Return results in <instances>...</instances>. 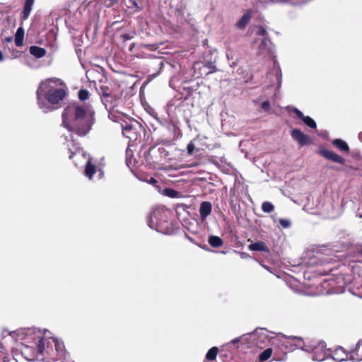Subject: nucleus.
Returning <instances> with one entry per match:
<instances>
[{
  "label": "nucleus",
  "mask_w": 362,
  "mask_h": 362,
  "mask_svg": "<svg viewBox=\"0 0 362 362\" xmlns=\"http://www.w3.org/2000/svg\"><path fill=\"white\" fill-rule=\"evenodd\" d=\"M94 111L91 106L68 105L62 113L63 126L69 132L80 136L86 135L93 124Z\"/></svg>",
  "instance_id": "nucleus-1"
},
{
  "label": "nucleus",
  "mask_w": 362,
  "mask_h": 362,
  "mask_svg": "<svg viewBox=\"0 0 362 362\" xmlns=\"http://www.w3.org/2000/svg\"><path fill=\"white\" fill-rule=\"evenodd\" d=\"M271 336L268 331L263 328L255 329L253 332L247 333L236 338L226 344V347L231 348L235 344L240 343L241 345H247L248 348L254 346L263 349L268 344H270Z\"/></svg>",
  "instance_id": "nucleus-2"
},
{
  "label": "nucleus",
  "mask_w": 362,
  "mask_h": 362,
  "mask_svg": "<svg viewBox=\"0 0 362 362\" xmlns=\"http://www.w3.org/2000/svg\"><path fill=\"white\" fill-rule=\"evenodd\" d=\"M66 92H37V103L42 112H47L60 107Z\"/></svg>",
  "instance_id": "nucleus-3"
},
{
  "label": "nucleus",
  "mask_w": 362,
  "mask_h": 362,
  "mask_svg": "<svg viewBox=\"0 0 362 362\" xmlns=\"http://www.w3.org/2000/svg\"><path fill=\"white\" fill-rule=\"evenodd\" d=\"M270 344L273 346L287 348L288 344H293L296 347H300L303 344L301 338L289 336L286 337L281 334L271 336Z\"/></svg>",
  "instance_id": "nucleus-4"
},
{
  "label": "nucleus",
  "mask_w": 362,
  "mask_h": 362,
  "mask_svg": "<svg viewBox=\"0 0 362 362\" xmlns=\"http://www.w3.org/2000/svg\"><path fill=\"white\" fill-rule=\"evenodd\" d=\"M326 344L324 341L319 342L317 345L315 346H300V349L305 351H312L313 352V360L315 361H323L326 358H327L329 356V351L326 350Z\"/></svg>",
  "instance_id": "nucleus-5"
},
{
  "label": "nucleus",
  "mask_w": 362,
  "mask_h": 362,
  "mask_svg": "<svg viewBox=\"0 0 362 362\" xmlns=\"http://www.w3.org/2000/svg\"><path fill=\"white\" fill-rule=\"evenodd\" d=\"M100 99L108 112L115 110L122 102L119 92H103Z\"/></svg>",
  "instance_id": "nucleus-6"
},
{
  "label": "nucleus",
  "mask_w": 362,
  "mask_h": 362,
  "mask_svg": "<svg viewBox=\"0 0 362 362\" xmlns=\"http://www.w3.org/2000/svg\"><path fill=\"white\" fill-rule=\"evenodd\" d=\"M267 78L272 81V83L267 88L274 90H279L281 84V69L276 59H274V65L272 71L267 75Z\"/></svg>",
  "instance_id": "nucleus-7"
},
{
  "label": "nucleus",
  "mask_w": 362,
  "mask_h": 362,
  "mask_svg": "<svg viewBox=\"0 0 362 362\" xmlns=\"http://www.w3.org/2000/svg\"><path fill=\"white\" fill-rule=\"evenodd\" d=\"M66 85L59 78H49L42 81L37 90H66Z\"/></svg>",
  "instance_id": "nucleus-8"
},
{
  "label": "nucleus",
  "mask_w": 362,
  "mask_h": 362,
  "mask_svg": "<svg viewBox=\"0 0 362 362\" xmlns=\"http://www.w3.org/2000/svg\"><path fill=\"white\" fill-rule=\"evenodd\" d=\"M193 68L197 77L207 76L216 71V66L211 62H195Z\"/></svg>",
  "instance_id": "nucleus-9"
},
{
  "label": "nucleus",
  "mask_w": 362,
  "mask_h": 362,
  "mask_svg": "<svg viewBox=\"0 0 362 362\" xmlns=\"http://www.w3.org/2000/svg\"><path fill=\"white\" fill-rule=\"evenodd\" d=\"M319 152L321 156H322L324 158H325L328 160H330L333 162L340 163V164L344 163V161H345L344 158L332 151H329L325 148H320L319 150Z\"/></svg>",
  "instance_id": "nucleus-10"
},
{
  "label": "nucleus",
  "mask_w": 362,
  "mask_h": 362,
  "mask_svg": "<svg viewBox=\"0 0 362 362\" xmlns=\"http://www.w3.org/2000/svg\"><path fill=\"white\" fill-rule=\"evenodd\" d=\"M291 135L300 146L306 145L310 142L309 136L298 129H293L291 132Z\"/></svg>",
  "instance_id": "nucleus-11"
},
{
  "label": "nucleus",
  "mask_w": 362,
  "mask_h": 362,
  "mask_svg": "<svg viewBox=\"0 0 362 362\" xmlns=\"http://www.w3.org/2000/svg\"><path fill=\"white\" fill-rule=\"evenodd\" d=\"M86 77L88 79V81L90 83H93L94 88L98 90V88L96 87V82L99 81L101 82L103 78H104V76L102 73L98 71L95 69H88L86 71Z\"/></svg>",
  "instance_id": "nucleus-12"
},
{
  "label": "nucleus",
  "mask_w": 362,
  "mask_h": 362,
  "mask_svg": "<svg viewBox=\"0 0 362 362\" xmlns=\"http://www.w3.org/2000/svg\"><path fill=\"white\" fill-rule=\"evenodd\" d=\"M291 111L293 112L299 119H302L308 127L312 129L316 128V122L310 117L305 116L301 111L296 107H292Z\"/></svg>",
  "instance_id": "nucleus-13"
},
{
  "label": "nucleus",
  "mask_w": 362,
  "mask_h": 362,
  "mask_svg": "<svg viewBox=\"0 0 362 362\" xmlns=\"http://www.w3.org/2000/svg\"><path fill=\"white\" fill-rule=\"evenodd\" d=\"M199 211L201 220L205 221L212 211L211 203L207 201L202 202L200 204Z\"/></svg>",
  "instance_id": "nucleus-14"
},
{
  "label": "nucleus",
  "mask_w": 362,
  "mask_h": 362,
  "mask_svg": "<svg viewBox=\"0 0 362 362\" xmlns=\"http://www.w3.org/2000/svg\"><path fill=\"white\" fill-rule=\"evenodd\" d=\"M35 0H25L23 8L20 16L21 21H25L29 18Z\"/></svg>",
  "instance_id": "nucleus-15"
},
{
  "label": "nucleus",
  "mask_w": 362,
  "mask_h": 362,
  "mask_svg": "<svg viewBox=\"0 0 362 362\" xmlns=\"http://www.w3.org/2000/svg\"><path fill=\"white\" fill-rule=\"evenodd\" d=\"M53 341L54 343L55 351H56L57 356V358L56 360H60V359L64 358L66 352H65V346H64V342L57 338L53 339Z\"/></svg>",
  "instance_id": "nucleus-16"
},
{
  "label": "nucleus",
  "mask_w": 362,
  "mask_h": 362,
  "mask_svg": "<svg viewBox=\"0 0 362 362\" xmlns=\"http://www.w3.org/2000/svg\"><path fill=\"white\" fill-rule=\"evenodd\" d=\"M252 13L250 9H247L241 18L236 23V27L239 29L244 30L252 18Z\"/></svg>",
  "instance_id": "nucleus-17"
},
{
  "label": "nucleus",
  "mask_w": 362,
  "mask_h": 362,
  "mask_svg": "<svg viewBox=\"0 0 362 362\" xmlns=\"http://www.w3.org/2000/svg\"><path fill=\"white\" fill-rule=\"evenodd\" d=\"M331 357L333 360L341 362L347 359L348 354L343 348L338 347L332 352Z\"/></svg>",
  "instance_id": "nucleus-18"
},
{
  "label": "nucleus",
  "mask_w": 362,
  "mask_h": 362,
  "mask_svg": "<svg viewBox=\"0 0 362 362\" xmlns=\"http://www.w3.org/2000/svg\"><path fill=\"white\" fill-rule=\"evenodd\" d=\"M248 247L252 251L269 252V250L266 243L262 241L253 243Z\"/></svg>",
  "instance_id": "nucleus-19"
},
{
  "label": "nucleus",
  "mask_w": 362,
  "mask_h": 362,
  "mask_svg": "<svg viewBox=\"0 0 362 362\" xmlns=\"http://www.w3.org/2000/svg\"><path fill=\"white\" fill-rule=\"evenodd\" d=\"M30 53L36 58H42L45 56L47 51L45 48L34 45L30 47Z\"/></svg>",
  "instance_id": "nucleus-20"
},
{
  "label": "nucleus",
  "mask_w": 362,
  "mask_h": 362,
  "mask_svg": "<svg viewBox=\"0 0 362 362\" xmlns=\"http://www.w3.org/2000/svg\"><path fill=\"white\" fill-rule=\"evenodd\" d=\"M332 144L338 149L341 151L348 153L349 151V147L346 141L340 139H334Z\"/></svg>",
  "instance_id": "nucleus-21"
},
{
  "label": "nucleus",
  "mask_w": 362,
  "mask_h": 362,
  "mask_svg": "<svg viewBox=\"0 0 362 362\" xmlns=\"http://www.w3.org/2000/svg\"><path fill=\"white\" fill-rule=\"evenodd\" d=\"M24 33L22 27L18 28L15 35V44L17 47H21L23 45Z\"/></svg>",
  "instance_id": "nucleus-22"
},
{
  "label": "nucleus",
  "mask_w": 362,
  "mask_h": 362,
  "mask_svg": "<svg viewBox=\"0 0 362 362\" xmlns=\"http://www.w3.org/2000/svg\"><path fill=\"white\" fill-rule=\"evenodd\" d=\"M208 243L211 247L215 248L220 247L223 244V240L216 235H210L208 238Z\"/></svg>",
  "instance_id": "nucleus-23"
},
{
  "label": "nucleus",
  "mask_w": 362,
  "mask_h": 362,
  "mask_svg": "<svg viewBox=\"0 0 362 362\" xmlns=\"http://www.w3.org/2000/svg\"><path fill=\"white\" fill-rule=\"evenodd\" d=\"M122 133L124 136L129 138L131 140L136 139L135 133L133 132V127L132 124H126L122 126Z\"/></svg>",
  "instance_id": "nucleus-24"
},
{
  "label": "nucleus",
  "mask_w": 362,
  "mask_h": 362,
  "mask_svg": "<svg viewBox=\"0 0 362 362\" xmlns=\"http://www.w3.org/2000/svg\"><path fill=\"white\" fill-rule=\"evenodd\" d=\"M96 173L95 166L91 163L90 160L89 159L86 164L85 168V175L88 177L89 180H91L93 175Z\"/></svg>",
  "instance_id": "nucleus-25"
},
{
  "label": "nucleus",
  "mask_w": 362,
  "mask_h": 362,
  "mask_svg": "<svg viewBox=\"0 0 362 362\" xmlns=\"http://www.w3.org/2000/svg\"><path fill=\"white\" fill-rule=\"evenodd\" d=\"M142 105L145 109V110L151 115L152 116L153 118H155L156 119L158 120V114L156 113V112L155 111V110L149 105L146 102L145 103H143L142 102Z\"/></svg>",
  "instance_id": "nucleus-26"
},
{
  "label": "nucleus",
  "mask_w": 362,
  "mask_h": 362,
  "mask_svg": "<svg viewBox=\"0 0 362 362\" xmlns=\"http://www.w3.org/2000/svg\"><path fill=\"white\" fill-rule=\"evenodd\" d=\"M272 354V348H267L264 351H262L259 355V361L261 362H264L269 359Z\"/></svg>",
  "instance_id": "nucleus-27"
},
{
  "label": "nucleus",
  "mask_w": 362,
  "mask_h": 362,
  "mask_svg": "<svg viewBox=\"0 0 362 362\" xmlns=\"http://www.w3.org/2000/svg\"><path fill=\"white\" fill-rule=\"evenodd\" d=\"M218 354V348L214 346L210 349L206 354V358L209 361H213L216 358Z\"/></svg>",
  "instance_id": "nucleus-28"
},
{
  "label": "nucleus",
  "mask_w": 362,
  "mask_h": 362,
  "mask_svg": "<svg viewBox=\"0 0 362 362\" xmlns=\"http://www.w3.org/2000/svg\"><path fill=\"white\" fill-rule=\"evenodd\" d=\"M160 214V211H153L150 217V219L148 221V225L151 228H156L154 226V220H158V216Z\"/></svg>",
  "instance_id": "nucleus-29"
},
{
  "label": "nucleus",
  "mask_w": 362,
  "mask_h": 362,
  "mask_svg": "<svg viewBox=\"0 0 362 362\" xmlns=\"http://www.w3.org/2000/svg\"><path fill=\"white\" fill-rule=\"evenodd\" d=\"M274 205L269 202H264L262 204V209L265 213H271L274 211Z\"/></svg>",
  "instance_id": "nucleus-30"
},
{
  "label": "nucleus",
  "mask_w": 362,
  "mask_h": 362,
  "mask_svg": "<svg viewBox=\"0 0 362 362\" xmlns=\"http://www.w3.org/2000/svg\"><path fill=\"white\" fill-rule=\"evenodd\" d=\"M165 194L169 197L175 198L178 196V192L172 189H165Z\"/></svg>",
  "instance_id": "nucleus-31"
},
{
  "label": "nucleus",
  "mask_w": 362,
  "mask_h": 362,
  "mask_svg": "<svg viewBox=\"0 0 362 362\" xmlns=\"http://www.w3.org/2000/svg\"><path fill=\"white\" fill-rule=\"evenodd\" d=\"M279 221L284 228H288L291 225L290 220L287 218H280Z\"/></svg>",
  "instance_id": "nucleus-32"
},
{
  "label": "nucleus",
  "mask_w": 362,
  "mask_h": 362,
  "mask_svg": "<svg viewBox=\"0 0 362 362\" xmlns=\"http://www.w3.org/2000/svg\"><path fill=\"white\" fill-rule=\"evenodd\" d=\"M89 92H78V98L81 101H84L89 98Z\"/></svg>",
  "instance_id": "nucleus-33"
},
{
  "label": "nucleus",
  "mask_w": 362,
  "mask_h": 362,
  "mask_svg": "<svg viewBox=\"0 0 362 362\" xmlns=\"http://www.w3.org/2000/svg\"><path fill=\"white\" fill-rule=\"evenodd\" d=\"M45 348V343L43 339H41L37 344V351L39 354H42Z\"/></svg>",
  "instance_id": "nucleus-34"
},
{
  "label": "nucleus",
  "mask_w": 362,
  "mask_h": 362,
  "mask_svg": "<svg viewBox=\"0 0 362 362\" xmlns=\"http://www.w3.org/2000/svg\"><path fill=\"white\" fill-rule=\"evenodd\" d=\"M194 148H195V146H194V144L192 143V141H190L187 144V146L188 154L192 155L194 153Z\"/></svg>",
  "instance_id": "nucleus-35"
},
{
  "label": "nucleus",
  "mask_w": 362,
  "mask_h": 362,
  "mask_svg": "<svg viewBox=\"0 0 362 362\" xmlns=\"http://www.w3.org/2000/svg\"><path fill=\"white\" fill-rule=\"evenodd\" d=\"M257 34L258 35H260V36H265V35H267V30H266L264 28H263V27L260 26V27L258 28V30H257Z\"/></svg>",
  "instance_id": "nucleus-36"
},
{
  "label": "nucleus",
  "mask_w": 362,
  "mask_h": 362,
  "mask_svg": "<svg viewBox=\"0 0 362 362\" xmlns=\"http://www.w3.org/2000/svg\"><path fill=\"white\" fill-rule=\"evenodd\" d=\"M268 42H269V40L267 37L264 38L260 43L259 49H264L267 45Z\"/></svg>",
  "instance_id": "nucleus-37"
},
{
  "label": "nucleus",
  "mask_w": 362,
  "mask_h": 362,
  "mask_svg": "<svg viewBox=\"0 0 362 362\" xmlns=\"http://www.w3.org/2000/svg\"><path fill=\"white\" fill-rule=\"evenodd\" d=\"M269 107H270V104H269V101H264L262 103V108L265 110V111H268L269 110Z\"/></svg>",
  "instance_id": "nucleus-38"
},
{
  "label": "nucleus",
  "mask_w": 362,
  "mask_h": 362,
  "mask_svg": "<svg viewBox=\"0 0 362 362\" xmlns=\"http://www.w3.org/2000/svg\"><path fill=\"white\" fill-rule=\"evenodd\" d=\"M120 37L122 39L123 41H127L129 40H131L133 36L129 35V34H127V33H124V34H122Z\"/></svg>",
  "instance_id": "nucleus-39"
},
{
  "label": "nucleus",
  "mask_w": 362,
  "mask_h": 362,
  "mask_svg": "<svg viewBox=\"0 0 362 362\" xmlns=\"http://www.w3.org/2000/svg\"><path fill=\"white\" fill-rule=\"evenodd\" d=\"M362 346V339L359 340L356 344V346L355 348V350L354 351V353H356L358 351L359 347Z\"/></svg>",
  "instance_id": "nucleus-40"
},
{
  "label": "nucleus",
  "mask_w": 362,
  "mask_h": 362,
  "mask_svg": "<svg viewBox=\"0 0 362 362\" xmlns=\"http://www.w3.org/2000/svg\"><path fill=\"white\" fill-rule=\"evenodd\" d=\"M133 5H134V6L136 8V10H137V11H141L142 8H141V7H140V6L138 5V4L136 3V1H134L133 2Z\"/></svg>",
  "instance_id": "nucleus-41"
},
{
  "label": "nucleus",
  "mask_w": 362,
  "mask_h": 362,
  "mask_svg": "<svg viewBox=\"0 0 362 362\" xmlns=\"http://www.w3.org/2000/svg\"><path fill=\"white\" fill-rule=\"evenodd\" d=\"M77 154H81V155H83V153H81V151H76V152L74 153H71V154L69 156V158H72L73 156L74 155H77Z\"/></svg>",
  "instance_id": "nucleus-42"
},
{
  "label": "nucleus",
  "mask_w": 362,
  "mask_h": 362,
  "mask_svg": "<svg viewBox=\"0 0 362 362\" xmlns=\"http://www.w3.org/2000/svg\"><path fill=\"white\" fill-rule=\"evenodd\" d=\"M111 1V4H110L107 6L110 7L114 4H117L118 3V0H110Z\"/></svg>",
  "instance_id": "nucleus-43"
},
{
  "label": "nucleus",
  "mask_w": 362,
  "mask_h": 362,
  "mask_svg": "<svg viewBox=\"0 0 362 362\" xmlns=\"http://www.w3.org/2000/svg\"><path fill=\"white\" fill-rule=\"evenodd\" d=\"M146 83H148V81H146L145 82H144V83L141 85V88H140V90H139L140 91L144 90V89L145 86H146Z\"/></svg>",
  "instance_id": "nucleus-44"
},
{
  "label": "nucleus",
  "mask_w": 362,
  "mask_h": 362,
  "mask_svg": "<svg viewBox=\"0 0 362 362\" xmlns=\"http://www.w3.org/2000/svg\"><path fill=\"white\" fill-rule=\"evenodd\" d=\"M350 360L353 361L354 362H358V361H362V358H360V359H356L354 356H351L350 358Z\"/></svg>",
  "instance_id": "nucleus-45"
},
{
  "label": "nucleus",
  "mask_w": 362,
  "mask_h": 362,
  "mask_svg": "<svg viewBox=\"0 0 362 362\" xmlns=\"http://www.w3.org/2000/svg\"><path fill=\"white\" fill-rule=\"evenodd\" d=\"M126 154H127V156H132V151H131V150H129V148H127V151H126Z\"/></svg>",
  "instance_id": "nucleus-46"
},
{
  "label": "nucleus",
  "mask_w": 362,
  "mask_h": 362,
  "mask_svg": "<svg viewBox=\"0 0 362 362\" xmlns=\"http://www.w3.org/2000/svg\"><path fill=\"white\" fill-rule=\"evenodd\" d=\"M149 182L151 184H155L157 182V181L154 178L151 177Z\"/></svg>",
  "instance_id": "nucleus-47"
},
{
  "label": "nucleus",
  "mask_w": 362,
  "mask_h": 362,
  "mask_svg": "<svg viewBox=\"0 0 362 362\" xmlns=\"http://www.w3.org/2000/svg\"><path fill=\"white\" fill-rule=\"evenodd\" d=\"M358 138L359 141L362 142V132H361L358 134Z\"/></svg>",
  "instance_id": "nucleus-48"
},
{
  "label": "nucleus",
  "mask_w": 362,
  "mask_h": 362,
  "mask_svg": "<svg viewBox=\"0 0 362 362\" xmlns=\"http://www.w3.org/2000/svg\"><path fill=\"white\" fill-rule=\"evenodd\" d=\"M3 60H4V55L1 52V51L0 50V62H1Z\"/></svg>",
  "instance_id": "nucleus-49"
},
{
  "label": "nucleus",
  "mask_w": 362,
  "mask_h": 362,
  "mask_svg": "<svg viewBox=\"0 0 362 362\" xmlns=\"http://www.w3.org/2000/svg\"><path fill=\"white\" fill-rule=\"evenodd\" d=\"M6 40V41H8V42H11V40H12V37H7Z\"/></svg>",
  "instance_id": "nucleus-50"
},
{
  "label": "nucleus",
  "mask_w": 362,
  "mask_h": 362,
  "mask_svg": "<svg viewBox=\"0 0 362 362\" xmlns=\"http://www.w3.org/2000/svg\"><path fill=\"white\" fill-rule=\"evenodd\" d=\"M35 359V357H33V358H30L29 360H30V361H34Z\"/></svg>",
  "instance_id": "nucleus-51"
},
{
  "label": "nucleus",
  "mask_w": 362,
  "mask_h": 362,
  "mask_svg": "<svg viewBox=\"0 0 362 362\" xmlns=\"http://www.w3.org/2000/svg\"><path fill=\"white\" fill-rule=\"evenodd\" d=\"M100 88L102 90H104V89H103V86H100Z\"/></svg>",
  "instance_id": "nucleus-52"
},
{
  "label": "nucleus",
  "mask_w": 362,
  "mask_h": 362,
  "mask_svg": "<svg viewBox=\"0 0 362 362\" xmlns=\"http://www.w3.org/2000/svg\"><path fill=\"white\" fill-rule=\"evenodd\" d=\"M358 216H359L360 218H362V215H358Z\"/></svg>",
  "instance_id": "nucleus-53"
}]
</instances>
